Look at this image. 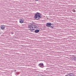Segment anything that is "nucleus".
I'll return each instance as SVG.
<instances>
[{
	"label": "nucleus",
	"mask_w": 76,
	"mask_h": 76,
	"mask_svg": "<svg viewBox=\"0 0 76 76\" xmlns=\"http://www.w3.org/2000/svg\"><path fill=\"white\" fill-rule=\"evenodd\" d=\"M50 28H54V26H50Z\"/></svg>",
	"instance_id": "8"
},
{
	"label": "nucleus",
	"mask_w": 76,
	"mask_h": 76,
	"mask_svg": "<svg viewBox=\"0 0 76 76\" xmlns=\"http://www.w3.org/2000/svg\"><path fill=\"white\" fill-rule=\"evenodd\" d=\"M34 18L36 20H39L41 18V15L38 12H37L34 15Z\"/></svg>",
	"instance_id": "2"
},
{
	"label": "nucleus",
	"mask_w": 76,
	"mask_h": 76,
	"mask_svg": "<svg viewBox=\"0 0 76 76\" xmlns=\"http://www.w3.org/2000/svg\"><path fill=\"white\" fill-rule=\"evenodd\" d=\"M51 25H52V24L50 23H47L46 24V26L48 28H50Z\"/></svg>",
	"instance_id": "3"
},
{
	"label": "nucleus",
	"mask_w": 76,
	"mask_h": 76,
	"mask_svg": "<svg viewBox=\"0 0 76 76\" xmlns=\"http://www.w3.org/2000/svg\"><path fill=\"white\" fill-rule=\"evenodd\" d=\"M38 26H36L35 24H31L28 26V28H30L29 30L31 31H35V29H36L38 28Z\"/></svg>",
	"instance_id": "1"
},
{
	"label": "nucleus",
	"mask_w": 76,
	"mask_h": 76,
	"mask_svg": "<svg viewBox=\"0 0 76 76\" xmlns=\"http://www.w3.org/2000/svg\"><path fill=\"white\" fill-rule=\"evenodd\" d=\"M35 1H38V0H35Z\"/></svg>",
	"instance_id": "11"
},
{
	"label": "nucleus",
	"mask_w": 76,
	"mask_h": 76,
	"mask_svg": "<svg viewBox=\"0 0 76 76\" xmlns=\"http://www.w3.org/2000/svg\"><path fill=\"white\" fill-rule=\"evenodd\" d=\"M73 12H75V10H74Z\"/></svg>",
	"instance_id": "10"
},
{
	"label": "nucleus",
	"mask_w": 76,
	"mask_h": 76,
	"mask_svg": "<svg viewBox=\"0 0 76 76\" xmlns=\"http://www.w3.org/2000/svg\"><path fill=\"white\" fill-rule=\"evenodd\" d=\"M72 76H74V75H72Z\"/></svg>",
	"instance_id": "12"
},
{
	"label": "nucleus",
	"mask_w": 76,
	"mask_h": 76,
	"mask_svg": "<svg viewBox=\"0 0 76 76\" xmlns=\"http://www.w3.org/2000/svg\"><path fill=\"white\" fill-rule=\"evenodd\" d=\"M1 29H5V26H1Z\"/></svg>",
	"instance_id": "5"
},
{
	"label": "nucleus",
	"mask_w": 76,
	"mask_h": 76,
	"mask_svg": "<svg viewBox=\"0 0 76 76\" xmlns=\"http://www.w3.org/2000/svg\"><path fill=\"white\" fill-rule=\"evenodd\" d=\"M74 59L76 61V57H74Z\"/></svg>",
	"instance_id": "9"
},
{
	"label": "nucleus",
	"mask_w": 76,
	"mask_h": 76,
	"mask_svg": "<svg viewBox=\"0 0 76 76\" xmlns=\"http://www.w3.org/2000/svg\"><path fill=\"white\" fill-rule=\"evenodd\" d=\"M39 32V30H36L35 31V32L36 33H38Z\"/></svg>",
	"instance_id": "6"
},
{
	"label": "nucleus",
	"mask_w": 76,
	"mask_h": 76,
	"mask_svg": "<svg viewBox=\"0 0 76 76\" xmlns=\"http://www.w3.org/2000/svg\"><path fill=\"white\" fill-rule=\"evenodd\" d=\"M41 65H42V66H44V64H43V63L39 64V66H41Z\"/></svg>",
	"instance_id": "7"
},
{
	"label": "nucleus",
	"mask_w": 76,
	"mask_h": 76,
	"mask_svg": "<svg viewBox=\"0 0 76 76\" xmlns=\"http://www.w3.org/2000/svg\"><path fill=\"white\" fill-rule=\"evenodd\" d=\"M24 22V20L22 19H20V23H23Z\"/></svg>",
	"instance_id": "4"
}]
</instances>
